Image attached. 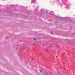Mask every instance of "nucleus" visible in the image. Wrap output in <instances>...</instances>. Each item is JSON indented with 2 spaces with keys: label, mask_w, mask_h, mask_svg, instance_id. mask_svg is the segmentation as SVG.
<instances>
[{
  "label": "nucleus",
  "mask_w": 75,
  "mask_h": 75,
  "mask_svg": "<svg viewBox=\"0 0 75 75\" xmlns=\"http://www.w3.org/2000/svg\"><path fill=\"white\" fill-rule=\"evenodd\" d=\"M52 34V33H51Z\"/></svg>",
  "instance_id": "obj_1"
},
{
  "label": "nucleus",
  "mask_w": 75,
  "mask_h": 75,
  "mask_svg": "<svg viewBox=\"0 0 75 75\" xmlns=\"http://www.w3.org/2000/svg\"><path fill=\"white\" fill-rule=\"evenodd\" d=\"M34 40H35V39H34Z\"/></svg>",
  "instance_id": "obj_2"
},
{
  "label": "nucleus",
  "mask_w": 75,
  "mask_h": 75,
  "mask_svg": "<svg viewBox=\"0 0 75 75\" xmlns=\"http://www.w3.org/2000/svg\"><path fill=\"white\" fill-rule=\"evenodd\" d=\"M57 75H59V74H58Z\"/></svg>",
  "instance_id": "obj_3"
}]
</instances>
